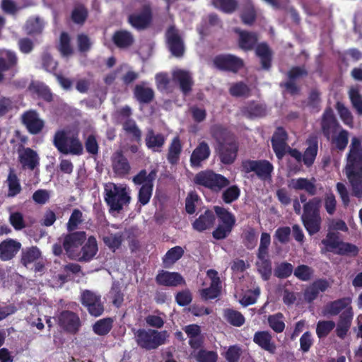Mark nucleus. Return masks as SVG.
Masks as SVG:
<instances>
[{"instance_id":"nucleus-1","label":"nucleus","mask_w":362,"mask_h":362,"mask_svg":"<svg viewBox=\"0 0 362 362\" xmlns=\"http://www.w3.org/2000/svg\"><path fill=\"white\" fill-rule=\"evenodd\" d=\"M194 182L216 193L227 187L221 195V199L225 204L233 203L238 200L240 195V189L238 185L229 186L230 180L227 177L212 170H202L197 173L194 177Z\"/></svg>"},{"instance_id":"nucleus-2","label":"nucleus","mask_w":362,"mask_h":362,"mask_svg":"<svg viewBox=\"0 0 362 362\" xmlns=\"http://www.w3.org/2000/svg\"><path fill=\"white\" fill-rule=\"evenodd\" d=\"M345 173L351 187V194L362 198V142L358 137L351 139L346 156Z\"/></svg>"},{"instance_id":"nucleus-3","label":"nucleus","mask_w":362,"mask_h":362,"mask_svg":"<svg viewBox=\"0 0 362 362\" xmlns=\"http://www.w3.org/2000/svg\"><path fill=\"white\" fill-rule=\"evenodd\" d=\"M238 45L244 52L255 50L256 55L259 58L262 68L269 70L272 67V50L265 42L258 44L259 35L256 32L238 29Z\"/></svg>"},{"instance_id":"nucleus-4","label":"nucleus","mask_w":362,"mask_h":362,"mask_svg":"<svg viewBox=\"0 0 362 362\" xmlns=\"http://www.w3.org/2000/svg\"><path fill=\"white\" fill-rule=\"evenodd\" d=\"M299 202L303 204V212L301 215L302 223L309 235L317 233L321 229L322 218L320 207L322 200L318 197L307 201V197L302 193L299 195Z\"/></svg>"},{"instance_id":"nucleus-5","label":"nucleus","mask_w":362,"mask_h":362,"mask_svg":"<svg viewBox=\"0 0 362 362\" xmlns=\"http://www.w3.org/2000/svg\"><path fill=\"white\" fill-rule=\"evenodd\" d=\"M168 337L166 330L158 331L154 329H139L135 333L137 345L148 351L156 349L165 344Z\"/></svg>"},{"instance_id":"nucleus-6","label":"nucleus","mask_w":362,"mask_h":362,"mask_svg":"<svg viewBox=\"0 0 362 362\" xmlns=\"http://www.w3.org/2000/svg\"><path fill=\"white\" fill-rule=\"evenodd\" d=\"M157 177V170L153 169L147 173L145 169L140 170L133 177L132 181L135 185H141L138 192V203L141 206L146 205L153 194V181Z\"/></svg>"},{"instance_id":"nucleus-7","label":"nucleus","mask_w":362,"mask_h":362,"mask_svg":"<svg viewBox=\"0 0 362 362\" xmlns=\"http://www.w3.org/2000/svg\"><path fill=\"white\" fill-rule=\"evenodd\" d=\"M321 243L325 245L326 251L339 255L355 257L358 254V247L352 243L342 241L338 232L329 231L326 238L322 239Z\"/></svg>"},{"instance_id":"nucleus-8","label":"nucleus","mask_w":362,"mask_h":362,"mask_svg":"<svg viewBox=\"0 0 362 362\" xmlns=\"http://www.w3.org/2000/svg\"><path fill=\"white\" fill-rule=\"evenodd\" d=\"M53 144L57 151L64 155L72 154L80 156L83 153L82 143L77 136H68L64 130L56 132Z\"/></svg>"},{"instance_id":"nucleus-9","label":"nucleus","mask_w":362,"mask_h":362,"mask_svg":"<svg viewBox=\"0 0 362 362\" xmlns=\"http://www.w3.org/2000/svg\"><path fill=\"white\" fill-rule=\"evenodd\" d=\"M104 199L110 211L117 212L123 209L124 205L129 204L131 200L126 188L114 183L105 188Z\"/></svg>"},{"instance_id":"nucleus-10","label":"nucleus","mask_w":362,"mask_h":362,"mask_svg":"<svg viewBox=\"0 0 362 362\" xmlns=\"http://www.w3.org/2000/svg\"><path fill=\"white\" fill-rule=\"evenodd\" d=\"M274 170L273 165L267 160L245 159L241 162V171L248 174L254 172L262 180L271 178Z\"/></svg>"},{"instance_id":"nucleus-11","label":"nucleus","mask_w":362,"mask_h":362,"mask_svg":"<svg viewBox=\"0 0 362 362\" xmlns=\"http://www.w3.org/2000/svg\"><path fill=\"white\" fill-rule=\"evenodd\" d=\"M213 63L218 70L233 74H237L245 66L242 58L232 54H218L214 58Z\"/></svg>"},{"instance_id":"nucleus-12","label":"nucleus","mask_w":362,"mask_h":362,"mask_svg":"<svg viewBox=\"0 0 362 362\" xmlns=\"http://www.w3.org/2000/svg\"><path fill=\"white\" fill-rule=\"evenodd\" d=\"M320 129L323 136L329 140L342 128L337 120L331 107H327L322 113L320 120Z\"/></svg>"},{"instance_id":"nucleus-13","label":"nucleus","mask_w":362,"mask_h":362,"mask_svg":"<svg viewBox=\"0 0 362 362\" xmlns=\"http://www.w3.org/2000/svg\"><path fill=\"white\" fill-rule=\"evenodd\" d=\"M166 42L169 51L176 57H182L185 53V44L180 31L175 25H170L165 33Z\"/></svg>"},{"instance_id":"nucleus-14","label":"nucleus","mask_w":362,"mask_h":362,"mask_svg":"<svg viewBox=\"0 0 362 362\" xmlns=\"http://www.w3.org/2000/svg\"><path fill=\"white\" fill-rule=\"evenodd\" d=\"M239 144L237 139L221 144L216 148L218 159L223 165H231L237 158Z\"/></svg>"},{"instance_id":"nucleus-15","label":"nucleus","mask_w":362,"mask_h":362,"mask_svg":"<svg viewBox=\"0 0 362 362\" xmlns=\"http://www.w3.org/2000/svg\"><path fill=\"white\" fill-rule=\"evenodd\" d=\"M59 326L65 332L75 334L81 327V320L78 315L73 311L63 310L57 316Z\"/></svg>"},{"instance_id":"nucleus-16","label":"nucleus","mask_w":362,"mask_h":362,"mask_svg":"<svg viewBox=\"0 0 362 362\" xmlns=\"http://www.w3.org/2000/svg\"><path fill=\"white\" fill-rule=\"evenodd\" d=\"M81 303L92 316L98 317L104 312V305L101 302L100 296L89 290L82 293Z\"/></svg>"},{"instance_id":"nucleus-17","label":"nucleus","mask_w":362,"mask_h":362,"mask_svg":"<svg viewBox=\"0 0 362 362\" xmlns=\"http://www.w3.org/2000/svg\"><path fill=\"white\" fill-rule=\"evenodd\" d=\"M21 122L25 127L28 132L33 135L40 134L45 127V122L40 118L37 111L33 110H30L23 113L21 115Z\"/></svg>"},{"instance_id":"nucleus-18","label":"nucleus","mask_w":362,"mask_h":362,"mask_svg":"<svg viewBox=\"0 0 362 362\" xmlns=\"http://www.w3.org/2000/svg\"><path fill=\"white\" fill-rule=\"evenodd\" d=\"M18 160L23 168L34 170L40 165V157L31 148L18 147Z\"/></svg>"},{"instance_id":"nucleus-19","label":"nucleus","mask_w":362,"mask_h":362,"mask_svg":"<svg viewBox=\"0 0 362 362\" xmlns=\"http://www.w3.org/2000/svg\"><path fill=\"white\" fill-rule=\"evenodd\" d=\"M288 134L282 127H278L271 139L273 151L276 157L281 159L286 154V148L288 146L286 141Z\"/></svg>"},{"instance_id":"nucleus-20","label":"nucleus","mask_w":362,"mask_h":362,"mask_svg":"<svg viewBox=\"0 0 362 362\" xmlns=\"http://www.w3.org/2000/svg\"><path fill=\"white\" fill-rule=\"evenodd\" d=\"M315 177L308 179L306 177L292 178L288 182V187L295 191H305L309 196H315L317 192Z\"/></svg>"},{"instance_id":"nucleus-21","label":"nucleus","mask_w":362,"mask_h":362,"mask_svg":"<svg viewBox=\"0 0 362 362\" xmlns=\"http://www.w3.org/2000/svg\"><path fill=\"white\" fill-rule=\"evenodd\" d=\"M22 247L21 243L13 238H6L0 243V259L7 262L13 259Z\"/></svg>"},{"instance_id":"nucleus-22","label":"nucleus","mask_w":362,"mask_h":362,"mask_svg":"<svg viewBox=\"0 0 362 362\" xmlns=\"http://www.w3.org/2000/svg\"><path fill=\"white\" fill-rule=\"evenodd\" d=\"M86 240L84 231L70 232L63 235V247L66 255H70L76 248L81 246Z\"/></svg>"},{"instance_id":"nucleus-23","label":"nucleus","mask_w":362,"mask_h":362,"mask_svg":"<svg viewBox=\"0 0 362 362\" xmlns=\"http://www.w3.org/2000/svg\"><path fill=\"white\" fill-rule=\"evenodd\" d=\"M111 162L112 170L117 176L123 177L129 174L131 166L122 151H117L112 154Z\"/></svg>"},{"instance_id":"nucleus-24","label":"nucleus","mask_w":362,"mask_h":362,"mask_svg":"<svg viewBox=\"0 0 362 362\" xmlns=\"http://www.w3.org/2000/svg\"><path fill=\"white\" fill-rule=\"evenodd\" d=\"M173 80L179 84L180 89L184 95H188L192 92L194 81L189 71L183 69L174 71Z\"/></svg>"},{"instance_id":"nucleus-25","label":"nucleus","mask_w":362,"mask_h":362,"mask_svg":"<svg viewBox=\"0 0 362 362\" xmlns=\"http://www.w3.org/2000/svg\"><path fill=\"white\" fill-rule=\"evenodd\" d=\"M157 284L168 287H175L185 284V281L178 272L160 270L156 276Z\"/></svg>"},{"instance_id":"nucleus-26","label":"nucleus","mask_w":362,"mask_h":362,"mask_svg":"<svg viewBox=\"0 0 362 362\" xmlns=\"http://www.w3.org/2000/svg\"><path fill=\"white\" fill-rule=\"evenodd\" d=\"M152 20L150 6L145 5L139 14H132L128 18L129 23L135 28L141 30L148 27Z\"/></svg>"},{"instance_id":"nucleus-27","label":"nucleus","mask_w":362,"mask_h":362,"mask_svg":"<svg viewBox=\"0 0 362 362\" xmlns=\"http://www.w3.org/2000/svg\"><path fill=\"white\" fill-rule=\"evenodd\" d=\"M210 154L209 144L204 141L199 142L190 156V165L192 168H200L202 162L207 160Z\"/></svg>"},{"instance_id":"nucleus-28","label":"nucleus","mask_w":362,"mask_h":362,"mask_svg":"<svg viewBox=\"0 0 362 362\" xmlns=\"http://www.w3.org/2000/svg\"><path fill=\"white\" fill-rule=\"evenodd\" d=\"M353 317L352 308H347L340 314L335 329L336 334L339 338L344 339L346 337L351 327Z\"/></svg>"},{"instance_id":"nucleus-29","label":"nucleus","mask_w":362,"mask_h":362,"mask_svg":"<svg viewBox=\"0 0 362 362\" xmlns=\"http://www.w3.org/2000/svg\"><path fill=\"white\" fill-rule=\"evenodd\" d=\"M253 341L262 349L274 354L276 350V345L272 339V335L269 331H257L253 337Z\"/></svg>"},{"instance_id":"nucleus-30","label":"nucleus","mask_w":362,"mask_h":362,"mask_svg":"<svg viewBox=\"0 0 362 362\" xmlns=\"http://www.w3.org/2000/svg\"><path fill=\"white\" fill-rule=\"evenodd\" d=\"M166 138L161 133H156L153 129L147 130L145 143L146 147L153 152H161L165 143Z\"/></svg>"},{"instance_id":"nucleus-31","label":"nucleus","mask_w":362,"mask_h":362,"mask_svg":"<svg viewBox=\"0 0 362 362\" xmlns=\"http://www.w3.org/2000/svg\"><path fill=\"white\" fill-rule=\"evenodd\" d=\"M308 147L303 154V163L307 167L313 165L318 152V138L315 135H310L306 140Z\"/></svg>"},{"instance_id":"nucleus-32","label":"nucleus","mask_w":362,"mask_h":362,"mask_svg":"<svg viewBox=\"0 0 362 362\" xmlns=\"http://www.w3.org/2000/svg\"><path fill=\"white\" fill-rule=\"evenodd\" d=\"M112 41L117 48L124 49L133 45L134 37L131 32L127 30H119L113 33Z\"/></svg>"},{"instance_id":"nucleus-33","label":"nucleus","mask_w":362,"mask_h":362,"mask_svg":"<svg viewBox=\"0 0 362 362\" xmlns=\"http://www.w3.org/2000/svg\"><path fill=\"white\" fill-rule=\"evenodd\" d=\"M209 273H213L216 276L211 279L209 287L200 290V296L204 300L215 299L221 293V281L219 277L217 276V272L211 269L209 271Z\"/></svg>"},{"instance_id":"nucleus-34","label":"nucleus","mask_w":362,"mask_h":362,"mask_svg":"<svg viewBox=\"0 0 362 362\" xmlns=\"http://www.w3.org/2000/svg\"><path fill=\"white\" fill-rule=\"evenodd\" d=\"M97 240L94 236H90L86 243L83 245L79 252L78 260L88 262L95 257L98 252Z\"/></svg>"},{"instance_id":"nucleus-35","label":"nucleus","mask_w":362,"mask_h":362,"mask_svg":"<svg viewBox=\"0 0 362 362\" xmlns=\"http://www.w3.org/2000/svg\"><path fill=\"white\" fill-rule=\"evenodd\" d=\"M210 134L216 140L217 146L236 139L235 135L221 124H214L210 128Z\"/></svg>"},{"instance_id":"nucleus-36","label":"nucleus","mask_w":362,"mask_h":362,"mask_svg":"<svg viewBox=\"0 0 362 362\" xmlns=\"http://www.w3.org/2000/svg\"><path fill=\"white\" fill-rule=\"evenodd\" d=\"M240 18L245 25H251L256 21L257 13L252 0H241Z\"/></svg>"},{"instance_id":"nucleus-37","label":"nucleus","mask_w":362,"mask_h":362,"mask_svg":"<svg viewBox=\"0 0 362 362\" xmlns=\"http://www.w3.org/2000/svg\"><path fill=\"white\" fill-rule=\"evenodd\" d=\"M215 222L214 212L209 209L201 214L199 218L192 223L193 228L199 232H202L213 227Z\"/></svg>"},{"instance_id":"nucleus-38","label":"nucleus","mask_w":362,"mask_h":362,"mask_svg":"<svg viewBox=\"0 0 362 362\" xmlns=\"http://www.w3.org/2000/svg\"><path fill=\"white\" fill-rule=\"evenodd\" d=\"M134 96L136 100L142 104H148L151 103L155 98L154 90L145 86L143 82L141 84H137L134 88Z\"/></svg>"},{"instance_id":"nucleus-39","label":"nucleus","mask_w":362,"mask_h":362,"mask_svg":"<svg viewBox=\"0 0 362 362\" xmlns=\"http://www.w3.org/2000/svg\"><path fill=\"white\" fill-rule=\"evenodd\" d=\"M256 267L264 281H269L272 274V261L269 255H257Z\"/></svg>"},{"instance_id":"nucleus-40","label":"nucleus","mask_w":362,"mask_h":362,"mask_svg":"<svg viewBox=\"0 0 362 362\" xmlns=\"http://www.w3.org/2000/svg\"><path fill=\"white\" fill-rule=\"evenodd\" d=\"M18 64L16 53L7 51L5 57H0V83L4 79V72L13 69Z\"/></svg>"},{"instance_id":"nucleus-41","label":"nucleus","mask_w":362,"mask_h":362,"mask_svg":"<svg viewBox=\"0 0 362 362\" xmlns=\"http://www.w3.org/2000/svg\"><path fill=\"white\" fill-rule=\"evenodd\" d=\"M42 253L37 246H31L21 250V263L25 267L37 261Z\"/></svg>"},{"instance_id":"nucleus-42","label":"nucleus","mask_w":362,"mask_h":362,"mask_svg":"<svg viewBox=\"0 0 362 362\" xmlns=\"http://www.w3.org/2000/svg\"><path fill=\"white\" fill-rule=\"evenodd\" d=\"M351 304V298L350 297H344L329 303L326 305L325 309L329 315H337L341 311L343 312L349 308H352Z\"/></svg>"},{"instance_id":"nucleus-43","label":"nucleus","mask_w":362,"mask_h":362,"mask_svg":"<svg viewBox=\"0 0 362 362\" xmlns=\"http://www.w3.org/2000/svg\"><path fill=\"white\" fill-rule=\"evenodd\" d=\"M243 114L249 119H255L257 117H263L267 115V108L262 103L251 101L248 105L245 107Z\"/></svg>"},{"instance_id":"nucleus-44","label":"nucleus","mask_w":362,"mask_h":362,"mask_svg":"<svg viewBox=\"0 0 362 362\" xmlns=\"http://www.w3.org/2000/svg\"><path fill=\"white\" fill-rule=\"evenodd\" d=\"M214 211L218 217L220 225L233 228L235 224V218L231 212L219 206H214Z\"/></svg>"},{"instance_id":"nucleus-45","label":"nucleus","mask_w":362,"mask_h":362,"mask_svg":"<svg viewBox=\"0 0 362 362\" xmlns=\"http://www.w3.org/2000/svg\"><path fill=\"white\" fill-rule=\"evenodd\" d=\"M184 250L180 246H175L165 253L163 257V264L165 268L171 267L184 255Z\"/></svg>"},{"instance_id":"nucleus-46","label":"nucleus","mask_w":362,"mask_h":362,"mask_svg":"<svg viewBox=\"0 0 362 362\" xmlns=\"http://www.w3.org/2000/svg\"><path fill=\"white\" fill-rule=\"evenodd\" d=\"M29 89L45 102L50 103L53 100V94L50 88L43 83H33L30 85Z\"/></svg>"},{"instance_id":"nucleus-47","label":"nucleus","mask_w":362,"mask_h":362,"mask_svg":"<svg viewBox=\"0 0 362 362\" xmlns=\"http://www.w3.org/2000/svg\"><path fill=\"white\" fill-rule=\"evenodd\" d=\"M43 28V22L39 17L28 18L24 25V30L25 33L30 36H35L41 34Z\"/></svg>"},{"instance_id":"nucleus-48","label":"nucleus","mask_w":362,"mask_h":362,"mask_svg":"<svg viewBox=\"0 0 362 362\" xmlns=\"http://www.w3.org/2000/svg\"><path fill=\"white\" fill-rule=\"evenodd\" d=\"M328 141H330L333 148L343 151L349 143V132L346 129H341Z\"/></svg>"},{"instance_id":"nucleus-49","label":"nucleus","mask_w":362,"mask_h":362,"mask_svg":"<svg viewBox=\"0 0 362 362\" xmlns=\"http://www.w3.org/2000/svg\"><path fill=\"white\" fill-rule=\"evenodd\" d=\"M182 152V144L179 136H175L173 139L167 155L168 162L172 164H176L180 158V155Z\"/></svg>"},{"instance_id":"nucleus-50","label":"nucleus","mask_w":362,"mask_h":362,"mask_svg":"<svg viewBox=\"0 0 362 362\" xmlns=\"http://www.w3.org/2000/svg\"><path fill=\"white\" fill-rule=\"evenodd\" d=\"M223 315L224 319L233 326L241 327L245 324V319L243 315L234 309H224Z\"/></svg>"},{"instance_id":"nucleus-51","label":"nucleus","mask_w":362,"mask_h":362,"mask_svg":"<svg viewBox=\"0 0 362 362\" xmlns=\"http://www.w3.org/2000/svg\"><path fill=\"white\" fill-rule=\"evenodd\" d=\"M122 129L127 135L131 136L132 140L137 143L141 141L142 135L141 131L134 119H126L122 124Z\"/></svg>"},{"instance_id":"nucleus-52","label":"nucleus","mask_w":362,"mask_h":362,"mask_svg":"<svg viewBox=\"0 0 362 362\" xmlns=\"http://www.w3.org/2000/svg\"><path fill=\"white\" fill-rule=\"evenodd\" d=\"M8 197H14L21 193L22 187L20 180L13 170L11 169L7 177Z\"/></svg>"},{"instance_id":"nucleus-53","label":"nucleus","mask_w":362,"mask_h":362,"mask_svg":"<svg viewBox=\"0 0 362 362\" xmlns=\"http://www.w3.org/2000/svg\"><path fill=\"white\" fill-rule=\"evenodd\" d=\"M124 240L122 233H109L103 238V241L112 252H115L118 250Z\"/></svg>"},{"instance_id":"nucleus-54","label":"nucleus","mask_w":362,"mask_h":362,"mask_svg":"<svg viewBox=\"0 0 362 362\" xmlns=\"http://www.w3.org/2000/svg\"><path fill=\"white\" fill-rule=\"evenodd\" d=\"M113 326V320L110 317L100 319L93 325V331L99 336L107 335Z\"/></svg>"},{"instance_id":"nucleus-55","label":"nucleus","mask_w":362,"mask_h":362,"mask_svg":"<svg viewBox=\"0 0 362 362\" xmlns=\"http://www.w3.org/2000/svg\"><path fill=\"white\" fill-rule=\"evenodd\" d=\"M284 318V315L281 313L269 315L267 317L269 327L276 333L283 332L286 327Z\"/></svg>"},{"instance_id":"nucleus-56","label":"nucleus","mask_w":362,"mask_h":362,"mask_svg":"<svg viewBox=\"0 0 362 362\" xmlns=\"http://www.w3.org/2000/svg\"><path fill=\"white\" fill-rule=\"evenodd\" d=\"M336 324L332 320H320L317 323L316 334L319 339H322L329 335L334 329Z\"/></svg>"},{"instance_id":"nucleus-57","label":"nucleus","mask_w":362,"mask_h":362,"mask_svg":"<svg viewBox=\"0 0 362 362\" xmlns=\"http://www.w3.org/2000/svg\"><path fill=\"white\" fill-rule=\"evenodd\" d=\"M348 93L353 108L358 115H362V96L358 88L351 87Z\"/></svg>"},{"instance_id":"nucleus-58","label":"nucleus","mask_w":362,"mask_h":362,"mask_svg":"<svg viewBox=\"0 0 362 362\" xmlns=\"http://www.w3.org/2000/svg\"><path fill=\"white\" fill-rule=\"evenodd\" d=\"M314 270L308 265L300 264L293 270L294 276L299 280L308 281L311 279Z\"/></svg>"},{"instance_id":"nucleus-59","label":"nucleus","mask_w":362,"mask_h":362,"mask_svg":"<svg viewBox=\"0 0 362 362\" xmlns=\"http://www.w3.org/2000/svg\"><path fill=\"white\" fill-rule=\"evenodd\" d=\"M293 272V266L287 262L278 264L274 271V276L279 279H286Z\"/></svg>"},{"instance_id":"nucleus-60","label":"nucleus","mask_w":362,"mask_h":362,"mask_svg":"<svg viewBox=\"0 0 362 362\" xmlns=\"http://www.w3.org/2000/svg\"><path fill=\"white\" fill-rule=\"evenodd\" d=\"M335 108L342 120V122L346 125H352L354 122V118L351 112L346 107L344 104L340 101H337L335 105Z\"/></svg>"},{"instance_id":"nucleus-61","label":"nucleus","mask_w":362,"mask_h":362,"mask_svg":"<svg viewBox=\"0 0 362 362\" xmlns=\"http://www.w3.org/2000/svg\"><path fill=\"white\" fill-rule=\"evenodd\" d=\"M214 6L226 13H233L238 6L237 0H214Z\"/></svg>"},{"instance_id":"nucleus-62","label":"nucleus","mask_w":362,"mask_h":362,"mask_svg":"<svg viewBox=\"0 0 362 362\" xmlns=\"http://www.w3.org/2000/svg\"><path fill=\"white\" fill-rule=\"evenodd\" d=\"M88 10L83 5L76 6L71 12V20L76 24L82 25L88 18Z\"/></svg>"},{"instance_id":"nucleus-63","label":"nucleus","mask_w":362,"mask_h":362,"mask_svg":"<svg viewBox=\"0 0 362 362\" xmlns=\"http://www.w3.org/2000/svg\"><path fill=\"white\" fill-rule=\"evenodd\" d=\"M229 93L234 97H244L250 95V89L245 83L238 82L230 86Z\"/></svg>"},{"instance_id":"nucleus-64","label":"nucleus","mask_w":362,"mask_h":362,"mask_svg":"<svg viewBox=\"0 0 362 362\" xmlns=\"http://www.w3.org/2000/svg\"><path fill=\"white\" fill-rule=\"evenodd\" d=\"M42 68L47 72L52 74L54 76L56 73L58 62L55 61L49 53H44L42 56Z\"/></svg>"}]
</instances>
